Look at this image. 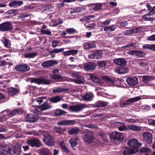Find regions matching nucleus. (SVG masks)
<instances>
[{
	"label": "nucleus",
	"mask_w": 155,
	"mask_h": 155,
	"mask_svg": "<svg viewBox=\"0 0 155 155\" xmlns=\"http://www.w3.org/2000/svg\"><path fill=\"white\" fill-rule=\"evenodd\" d=\"M113 62L115 64L120 66L116 70V71L118 74H123L128 72V69L125 67L127 62L124 59L120 58L114 59Z\"/></svg>",
	"instance_id": "nucleus-1"
},
{
	"label": "nucleus",
	"mask_w": 155,
	"mask_h": 155,
	"mask_svg": "<svg viewBox=\"0 0 155 155\" xmlns=\"http://www.w3.org/2000/svg\"><path fill=\"white\" fill-rule=\"evenodd\" d=\"M41 134L44 136L43 141L44 143L48 146H51L54 145L55 141L53 137L47 131L43 130Z\"/></svg>",
	"instance_id": "nucleus-2"
},
{
	"label": "nucleus",
	"mask_w": 155,
	"mask_h": 155,
	"mask_svg": "<svg viewBox=\"0 0 155 155\" xmlns=\"http://www.w3.org/2000/svg\"><path fill=\"white\" fill-rule=\"evenodd\" d=\"M13 27L12 22L6 21L0 24V31L5 32L10 31L13 30Z\"/></svg>",
	"instance_id": "nucleus-3"
},
{
	"label": "nucleus",
	"mask_w": 155,
	"mask_h": 155,
	"mask_svg": "<svg viewBox=\"0 0 155 155\" xmlns=\"http://www.w3.org/2000/svg\"><path fill=\"white\" fill-rule=\"evenodd\" d=\"M26 142L29 145L32 147L39 148L42 145L41 141L37 138L29 139L27 140Z\"/></svg>",
	"instance_id": "nucleus-4"
},
{
	"label": "nucleus",
	"mask_w": 155,
	"mask_h": 155,
	"mask_svg": "<svg viewBox=\"0 0 155 155\" xmlns=\"http://www.w3.org/2000/svg\"><path fill=\"white\" fill-rule=\"evenodd\" d=\"M72 77H74L76 79L74 80V82L77 84H83L84 81V78L82 76L79 74V72H75L71 74Z\"/></svg>",
	"instance_id": "nucleus-5"
},
{
	"label": "nucleus",
	"mask_w": 155,
	"mask_h": 155,
	"mask_svg": "<svg viewBox=\"0 0 155 155\" xmlns=\"http://www.w3.org/2000/svg\"><path fill=\"white\" fill-rule=\"evenodd\" d=\"M86 107V105L84 104H78L76 105L70 106L69 109L71 111L78 112L81 110Z\"/></svg>",
	"instance_id": "nucleus-6"
},
{
	"label": "nucleus",
	"mask_w": 155,
	"mask_h": 155,
	"mask_svg": "<svg viewBox=\"0 0 155 155\" xmlns=\"http://www.w3.org/2000/svg\"><path fill=\"white\" fill-rule=\"evenodd\" d=\"M15 69L17 71L24 72L29 71L30 68L27 64H24L17 65Z\"/></svg>",
	"instance_id": "nucleus-7"
},
{
	"label": "nucleus",
	"mask_w": 155,
	"mask_h": 155,
	"mask_svg": "<svg viewBox=\"0 0 155 155\" xmlns=\"http://www.w3.org/2000/svg\"><path fill=\"white\" fill-rule=\"evenodd\" d=\"M103 52L101 51L97 50L93 51L88 56V57L89 59H97L101 58L103 55Z\"/></svg>",
	"instance_id": "nucleus-8"
},
{
	"label": "nucleus",
	"mask_w": 155,
	"mask_h": 155,
	"mask_svg": "<svg viewBox=\"0 0 155 155\" xmlns=\"http://www.w3.org/2000/svg\"><path fill=\"white\" fill-rule=\"evenodd\" d=\"M96 65L95 63L88 62L84 64V68L86 71H91L94 70L96 68Z\"/></svg>",
	"instance_id": "nucleus-9"
},
{
	"label": "nucleus",
	"mask_w": 155,
	"mask_h": 155,
	"mask_svg": "<svg viewBox=\"0 0 155 155\" xmlns=\"http://www.w3.org/2000/svg\"><path fill=\"white\" fill-rule=\"evenodd\" d=\"M127 144L128 146L134 148V150L137 149V151L138 150V148L142 145V143H139L138 140L135 139L130 140L127 142Z\"/></svg>",
	"instance_id": "nucleus-10"
},
{
	"label": "nucleus",
	"mask_w": 155,
	"mask_h": 155,
	"mask_svg": "<svg viewBox=\"0 0 155 155\" xmlns=\"http://www.w3.org/2000/svg\"><path fill=\"white\" fill-rule=\"evenodd\" d=\"M110 137L111 139L114 140H117L119 141L124 138L123 134L117 131H114L110 134Z\"/></svg>",
	"instance_id": "nucleus-11"
},
{
	"label": "nucleus",
	"mask_w": 155,
	"mask_h": 155,
	"mask_svg": "<svg viewBox=\"0 0 155 155\" xmlns=\"http://www.w3.org/2000/svg\"><path fill=\"white\" fill-rule=\"evenodd\" d=\"M144 140L147 143L151 144L153 142V137L151 133L149 132H145L143 134Z\"/></svg>",
	"instance_id": "nucleus-12"
},
{
	"label": "nucleus",
	"mask_w": 155,
	"mask_h": 155,
	"mask_svg": "<svg viewBox=\"0 0 155 155\" xmlns=\"http://www.w3.org/2000/svg\"><path fill=\"white\" fill-rule=\"evenodd\" d=\"M129 55L136 56L137 57H142L145 55V53L140 51L137 50H131L127 52Z\"/></svg>",
	"instance_id": "nucleus-13"
},
{
	"label": "nucleus",
	"mask_w": 155,
	"mask_h": 155,
	"mask_svg": "<svg viewBox=\"0 0 155 155\" xmlns=\"http://www.w3.org/2000/svg\"><path fill=\"white\" fill-rule=\"evenodd\" d=\"M126 82L128 85L132 86L137 84L138 79L136 77H129L126 79Z\"/></svg>",
	"instance_id": "nucleus-14"
},
{
	"label": "nucleus",
	"mask_w": 155,
	"mask_h": 155,
	"mask_svg": "<svg viewBox=\"0 0 155 155\" xmlns=\"http://www.w3.org/2000/svg\"><path fill=\"white\" fill-rule=\"evenodd\" d=\"M20 89L18 88H15L13 87H8L7 89V92L12 96L17 95L20 92Z\"/></svg>",
	"instance_id": "nucleus-15"
},
{
	"label": "nucleus",
	"mask_w": 155,
	"mask_h": 155,
	"mask_svg": "<svg viewBox=\"0 0 155 155\" xmlns=\"http://www.w3.org/2000/svg\"><path fill=\"white\" fill-rule=\"evenodd\" d=\"M141 98V97L140 96L130 98L124 102L123 103V106L125 107L127 105H131L132 103L137 101L140 100Z\"/></svg>",
	"instance_id": "nucleus-16"
},
{
	"label": "nucleus",
	"mask_w": 155,
	"mask_h": 155,
	"mask_svg": "<svg viewBox=\"0 0 155 155\" xmlns=\"http://www.w3.org/2000/svg\"><path fill=\"white\" fill-rule=\"evenodd\" d=\"M96 47L95 44L92 41H88L83 44V48L85 50H88Z\"/></svg>",
	"instance_id": "nucleus-17"
},
{
	"label": "nucleus",
	"mask_w": 155,
	"mask_h": 155,
	"mask_svg": "<svg viewBox=\"0 0 155 155\" xmlns=\"http://www.w3.org/2000/svg\"><path fill=\"white\" fill-rule=\"evenodd\" d=\"M94 137L92 133H87L84 135L83 139L84 142L89 143L93 142Z\"/></svg>",
	"instance_id": "nucleus-18"
},
{
	"label": "nucleus",
	"mask_w": 155,
	"mask_h": 155,
	"mask_svg": "<svg viewBox=\"0 0 155 155\" xmlns=\"http://www.w3.org/2000/svg\"><path fill=\"white\" fill-rule=\"evenodd\" d=\"M38 120V117L35 115L28 114L26 117V121L32 123L36 122Z\"/></svg>",
	"instance_id": "nucleus-19"
},
{
	"label": "nucleus",
	"mask_w": 155,
	"mask_h": 155,
	"mask_svg": "<svg viewBox=\"0 0 155 155\" xmlns=\"http://www.w3.org/2000/svg\"><path fill=\"white\" fill-rule=\"evenodd\" d=\"M58 62L54 60H49L43 62L41 66L44 67H52L57 64Z\"/></svg>",
	"instance_id": "nucleus-20"
},
{
	"label": "nucleus",
	"mask_w": 155,
	"mask_h": 155,
	"mask_svg": "<svg viewBox=\"0 0 155 155\" xmlns=\"http://www.w3.org/2000/svg\"><path fill=\"white\" fill-rule=\"evenodd\" d=\"M23 4V2L21 1L14 0L10 2L8 5L10 7L17 8L21 6Z\"/></svg>",
	"instance_id": "nucleus-21"
},
{
	"label": "nucleus",
	"mask_w": 155,
	"mask_h": 155,
	"mask_svg": "<svg viewBox=\"0 0 155 155\" xmlns=\"http://www.w3.org/2000/svg\"><path fill=\"white\" fill-rule=\"evenodd\" d=\"M137 152V149L134 150L132 148L126 147L124 151L123 154L124 155H130L135 153Z\"/></svg>",
	"instance_id": "nucleus-22"
},
{
	"label": "nucleus",
	"mask_w": 155,
	"mask_h": 155,
	"mask_svg": "<svg viewBox=\"0 0 155 155\" xmlns=\"http://www.w3.org/2000/svg\"><path fill=\"white\" fill-rule=\"evenodd\" d=\"M39 155H51V153L50 150L47 148H42L38 150Z\"/></svg>",
	"instance_id": "nucleus-23"
},
{
	"label": "nucleus",
	"mask_w": 155,
	"mask_h": 155,
	"mask_svg": "<svg viewBox=\"0 0 155 155\" xmlns=\"http://www.w3.org/2000/svg\"><path fill=\"white\" fill-rule=\"evenodd\" d=\"M75 121L73 120H62L59 121L57 123V124L59 125H67L70 124H73L75 123Z\"/></svg>",
	"instance_id": "nucleus-24"
},
{
	"label": "nucleus",
	"mask_w": 155,
	"mask_h": 155,
	"mask_svg": "<svg viewBox=\"0 0 155 155\" xmlns=\"http://www.w3.org/2000/svg\"><path fill=\"white\" fill-rule=\"evenodd\" d=\"M141 77L142 81L146 84H148L150 81L154 79V77L153 76L144 75L142 76Z\"/></svg>",
	"instance_id": "nucleus-25"
},
{
	"label": "nucleus",
	"mask_w": 155,
	"mask_h": 155,
	"mask_svg": "<svg viewBox=\"0 0 155 155\" xmlns=\"http://www.w3.org/2000/svg\"><path fill=\"white\" fill-rule=\"evenodd\" d=\"M67 113L66 111L60 109H56L52 111L51 114L53 116H57L64 115Z\"/></svg>",
	"instance_id": "nucleus-26"
},
{
	"label": "nucleus",
	"mask_w": 155,
	"mask_h": 155,
	"mask_svg": "<svg viewBox=\"0 0 155 155\" xmlns=\"http://www.w3.org/2000/svg\"><path fill=\"white\" fill-rule=\"evenodd\" d=\"M90 6L93 10L97 11L101 9L102 8V5L101 3H95L91 4Z\"/></svg>",
	"instance_id": "nucleus-27"
},
{
	"label": "nucleus",
	"mask_w": 155,
	"mask_h": 155,
	"mask_svg": "<svg viewBox=\"0 0 155 155\" xmlns=\"http://www.w3.org/2000/svg\"><path fill=\"white\" fill-rule=\"evenodd\" d=\"M77 50H71L63 52V55L65 56L70 55H74L78 54Z\"/></svg>",
	"instance_id": "nucleus-28"
},
{
	"label": "nucleus",
	"mask_w": 155,
	"mask_h": 155,
	"mask_svg": "<svg viewBox=\"0 0 155 155\" xmlns=\"http://www.w3.org/2000/svg\"><path fill=\"white\" fill-rule=\"evenodd\" d=\"M107 102L99 101L95 103L94 106L96 107H104L107 106Z\"/></svg>",
	"instance_id": "nucleus-29"
},
{
	"label": "nucleus",
	"mask_w": 155,
	"mask_h": 155,
	"mask_svg": "<svg viewBox=\"0 0 155 155\" xmlns=\"http://www.w3.org/2000/svg\"><path fill=\"white\" fill-rule=\"evenodd\" d=\"M116 28V25H114L105 26L104 28V31L107 32L114 31Z\"/></svg>",
	"instance_id": "nucleus-30"
},
{
	"label": "nucleus",
	"mask_w": 155,
	"mask_h": 155,
	"mask_svg": "<svg viewBox=\"0 0 155 155\" xmlns=\"http://www.w3.org/2000/svg\"><path fill=\"white\" fill-rule=\"evenodd\" d=\"M80 129L77 127H74L68 130V134L70 135H77L80 131Z\"/></svg>",
	"instance_id": "nucleus-31"
},
{
	"label": "nucleus",
	"mask_w": 155,
	"mask_h": 155,
	"mask_svg": "<svg viewBox=\"0 0 155 155\" xmlns=\"http://www.w3.org/2000/svg\"><path fill=\"white\" fill-rule=\"evenodd\" d=\"M88 79L95 83H98L100 82V79L94 75H90Z\"/></svg>",
	"instance_id": "nucleus-32"
},
{
	"label": "nucleus",
	"mask_w": 155,
	"mask_h": 155,
	"mask_svg": "<svg viewBox=\"0 0 155 155\" xmlns=\"http://www.w3.org/2000/svg\"><path fill=\"white\" fill-rule=\"evenodd\" d=\"M61 98L59 96H56L49 98L48 101L50 103H56L60 101Z\"/></svg>",
	"instance_id": "nucleus-33"
},
{
	"label": "nucleus",
	"mask_w": 155,
	"mask_h": 155,
	"mask_svg": "<svg viewBox=\"0 0 155 155\" xmlns=\"http://www.w3.org/2000/svg\"><path fill=\"white\" fill-rule=\"evenodd\" d=\"M94 95L91 93H87L82 96V99L84 100L87 101L90 100L91 98H93Z\"/></svg>",
	"instance_id": "nucleus-34"
},
{
	"label": "nucleus",
	"mask_w": 155,
	"mask_h": 155,
	"mask_svg": "<svg viewBox=\"0 0 155 155\" xmlns=\"http://www.w3.org/2000/svg\"><path fill=\"white\" fill-rule=\"evenodd\" d=\"M128 130H129L133 131L140 130L141 128L139 126H136L135 125H128L127 126Z\"/></svg>",
	"instance_id": "nucleus-35"
},
{
	"label": "nucleus",
	"mask_w": 155,
	"mask_h": 155,
	"mask_svg": "<svg viewBox=\"0 0 155 155\" xmlns=\"http://www.w3.org/2000/svg\"><path fill=\"white\" fill-rule=\"evenodd\" d=\"M69 143L72 147H74L78 144L77 139L75 138H70L69 141Z\"/></svg>",
	"instance_id": "nucleus-36"
},
{
	"label": "nucleus",
	"mask_w": 155,
	"mask_h": 155,
	"mask_svg": "<svg viewBox=\"0 0 155 155\" xmlns=\"http://www.w3.org/2000/svg\"><path fill=\"white\" fill-rule=\"evenodd\" d=\"M41 78H32L30 79L29 81L31 83H34L38 85L41 84Z\"/></svg>",
	"instance_id": "nucleus-37"
},
{
	"label": "nucleus",
	"mask_w": 155,
	"mask_h": 155,
	"mask_svg": "<svg viewBox=\"0 0 155 155\" xmlns=\"http://www.w3.org/2000/svg\"><path fill=\"white\" fill-rule=\"evenodd\" d=\"M37 55L36 52L25 53L24 54V57L25 58H34Z\"/></svg>",
	"instance_id": "nucleus-38"
},
{
	"label": "nucleus",
	"mask_w": 155,
	"mask_h": 155,
	"mask_svg": "<svg viewBox=\"0 0 155 155\" xmlns=\"http://www.w3.org/2000/svg\"><path fill=\"white\" fill-rule=\"evenodd\" d=\"M54 131L59 134H63L64 132L66 130V129H62L61 127H56L54 130Z\"/></svg>",
	"instance_id": "nucleus-39"
},
{
	"label": "nucleus",
	"mask_w": 155,
	"mask_h": 155,
	"mask_svg": "<svg viewBox=\"0 0 155 155\" xmlns=\"http://www.w3.org/2000/svg\"><path fill=\"white\" fill-rule=\"evenodd\" d=\"M118 123L122 125V126H119L118 127V129L120 131H128V127H126V126L124 125V123L123 122H117Z\"/></svg>",
	"instance_id": "nucleus-40"
},
{
	"label": "nucleus",
	"mask_w": 155,
	"mask_h": 155,
	"mask_svg": "<svg viewBox=\"0 0 155 155\" xmlns=\"http://www.w3.org/2000/svg\"><path fill=\"white\" fill-rule=\"evenodd\" d=\"M150 152V149L147 147H143L140 149V152L141 154L146 153L145 155H147V153Z\"/></svg>",
	"instance_id": "nucleus-41"
},
{
	"label": "nucleus",
	"mask_w": 155,
	"mask_h": 155,
	"mask_svg": "<svg viewBox=\"0 0 155 155\" xmlns=\"http://www.w3.org/2000/svg\"><path fill=\"white\" fill-rule=\"evenodd\" d=\"M51 107V106L48 104V103L45 102L41 105V110H44L50 109Z\"/></svg>",
	"instance_id": "nucleus-42"
},
{
	"label": "nucleus",
	"mask_w": 155,
	"mask_h": 155,
	"mask_svg": "<svg viewBox=\"0 0 155 155\" xmlns=\"http://www.w3.org/2000/svg\"><path fill=\"white\" fill-rule=\"evenodd\" d=\"M66 91L64 88L58 87L53 90L52 91L53 93H61Z\"/></svg>",
	"instance_id": "nucleus-43"
},
{
	"label": "nucleus",
	"mask_w": 155,
	"mask_h": 155,
	"mask_svg": "<svg viewBox=\"0 0 155 155\" xmlns=\"http://www.w3.org/2000/svg\"><path fill=\"white\" fill-rule=\"evenodd\" d=\"M17 111L16 110V109H13L12 111L10 112L9 113L6 114V116L9 117H12L17 114Z\"/></svg>",
	"instance_id": "nucleus-44"
},
{
	"label": "nucleus",
	"mask_w": 155,
	"mask_h": 155,
	"mask_svg": "<svg viewBox=\"0 0 155 155\" xmlns=\"http://www.w3.org/2000/svg\"><path fill=\"white\" fill-rule=\"evenodd\" d=\"M81 10V8L78 7L75 8H74L72 9L70 11V14H71L74 13H78L80 12Z\"/></svg>",
	"instance_id": "nucleus-45"
},
{
	"label": "nucleus",
	"mask_w": 155,
	"mask_h": 155,
	"mask_svg": "<svg viewBox=\"0 0 155 155\" xmlns=\"http://www.w3.org/2000/svg\"><path fill=\"white\" fill-rule=\"evenodd\" d=\"M111 20H107L104 21H102L101 22V26L102 27H104L105 26L109 25L110 22Z\"/></svg>",
	"instance_id": "nucleus-46"
},
{
	"label": "nucleus",
	"mask_w": 155,
	"mask_h": 155,
	"mask_svg": "<svg viewBox=\"0 0 155 155\" xmlns=\"http://www.w3.org/2000/svg\"><path fill=\"white\" fill-rule=\"evenodd\" d=\"M64 48H61L59 49L55 48L53 50H52L50 52V53H58L61 52H62L64 51Z\"/></svg>",
	"instance_id": "nucleus-47"
},
{
	"label": "nucleus",
	"mask_w": 155,
	"mask_h": 155,
	"mask_svg": "<svg viewBox=\"0 0 155 155\" xmlns=\"http://www.w3.org/2000/svg\"><path fill=\"white\" fill-rule=\"evenodd\" d=\"M104 79L108 83L111 84H114L115 83L114 81L111 78H109L107 76L104 77Z\"/></svg>",
	"instance_id": "nucleus-48"
},
{
	"label": "nucleus",
	"mask_w": 155,
	"mask_h": 155,
	"mask_svg": "<svg viewBox=\"0 0 155 155\" xmlns=\"http://www.w3.org/2000/svg\"><path fill=\"white\" fill-rule=\"evenodd\" d=\"M51 81L49 80H46L44 78H41V84H44L46 85H49L50 84Z\"/></svg>",
	"instance_id": "nucleus-49"
},
{
	"label": "nucleus",
	"mask_w": 155,
	"mask_h": 155,
	"mask_svg": "<svg viewBox=\"0 0 155 155\" xmlns=\"http://www.w3.org/2000/svg\"><path fill=\"white\" fill-rule=\"evenodd\" d=\"M51 78L54 80H59L63 78V77L59 74H53L51 77Z\"/></svg>",
	"instance_id": "nucleus-50"
},
{
	"label": "nucleus",
	"mask_w": 155,
	"mask_h": 155,
	"mask_svg": "<svg viewBox=\"0 0 155 155\" xmlns=\"http://www.w3.org/2000/svg\"><path fill=\"white\" fill-rule=\"evenodd\" d=\"M43 34L50 35H51V32L48 30H44L41 29L40 31Z\"/></svg>",
	"instance_id": "nucleus-51"
},
{
	"label": "nucleus",
	"mask_w": 155,
	"mask_h": 155,
	"mask_svg": "<svg viewBox=\"0 0 155 155\" xmlns=\"http://www.w3.org/2000/svg\"><path fill=\"white\" fill-rule=\"evenodd\" d=\"M66 32L69 34H73L76 32V30L74 28H68L66 29Z\"/></svg>",
	"instance_id": "nucleus-52"
},
{
	"label": "nucleus",
	"mask_w": 155,
	"mask_h": 155,
	"mask_svg": "<svg viewBox=\"0 0 155 155\" xmlns=\"http://www.w3.org/2000/svg\"><path fill=\"white\" fill-rule=\"evenodd\" d=\"M97 64L99 66L101 67H104L107 64L106 61L103 60L98 61Z\"/></svg>",
	"instance_id": "nucleus-53"
},
{
	"label": "nucleus",
	"mask_w": 155,
	"mask_h": 155,
	"mask_svg": "<svg viewBox=\"0 0 155 155\" xmlns=\"http://www.w3.org/2000/svg\"><path fill=\"white\" fill-rule=\"evenodd\" d=\"M140 29H142L140 27V28H136L131 29L132 34L135 33H138L140 32L141 31V30H140Z\"/></svg>",
	"instance_id": "nucleus-54"
},
{
	"label": "nucleus",
	"mask_w": 155,
	"mask_h": 155,
	"mask_svg": "<svg viewBox=\"0 0 155 155\" xmlns=\"http://www.w3.org/2000/svg\"><path fill=\"white\" fill-rule=\"evenodd\" d=\"M13 152L17 154H20L21 152V148L20 147H15L13 150Z\"/></svg>",
	"instance_id": "nucleus-55"
},
{
	"label": "nucleus",
	"mask_w": 155,
	"mask_h": 155,
	"mask_svg": "<svg viewBox=\"0 0 155 155\" xmlns=\"http://www.w3.org/2000/svg\"><path fill=\"white\" fill-rule=\"evenodd\" d=\"M63 22V20L61 18H58L55 21V24H54L55 25V26L57 25L62 24Z\"/></svg>",
	"instance_id": "nucleus-56"
},
{
	"label": "nucleus",
	"mask_w": 155,
	"mask_h": 155,
	"mask_svg": "<svg viewBox=\"0 0 155 155\" xmlns=\"http://www.w3.org/2000/svg\"><path fill=\"white\" fill-rule=\"evenodd\" d=\"M85 26L88 28H94L95 26L94 23L90 24L89 23H87L85 24Z\"/></svg>",
	"instance_id": "nucleus-57"
},
{
	"label": "nucleus",
	"mask_w": 155,
	"mask_h": 155,
	"mask_svg": "<svg viewBox=\"0 0 155 155\" xmlns=\"http://www.w3.org/2000/svg\"><path fill=\"white\" fill-rule=\"evenodd\" d=\"M139 65L141 67H145L146 66H148V63L145 62H144L143 61H142L140 63H138Z\"/></svg>",
	"instance_id": "nucleus-58"
},
{
	"label": "nucleus",
	"mask_w": 155,
	"mask_h": 155,
	"mask_svg": "<svg viewBox=\"0 0 155 155\" xmlns=\"http://www.w3.org/2000/svg\"><path fill=\"white\" fill-rule=\"evenodd\" d=\"M84 127L90 128H95L96 127V125L93 124H90L88 125H84Z\"/></svg>",
	"instance_id": "nucleus-59"
},
{
	"label": "nucleus",
	"mask_w": 155,
	"mask_h": 155,
	"mask_svg": "<svg viewBox=\"0 0 155 155\" xmlns=\"http://www.w3.org/2000/svg\"><path fill=\"white\" fill-rule=\"evenodd\" d=\"M124 34L125 35L129 36L132 34L131 29L127 30L124 31Z\"/></svg>",
	"instance_id": "nucleus-60"
},
{
	"label": "nucleus",
	"mask_w": 155,
	"mask_h": 155,
	"mask_svg": "<svg viewBox=\"0 0 155 155\" xmlns=\"http://www.w3.org/2000/svg\"><path fill=\"white\" fill-rule=\"evenodd\" d=\"M62 152H65L66 153H68L70 151L69 149L66 146L63 147L61 149Z\"/></svg>",
	"instance_id": "nucleus-61"
},
{
	"label": "nucleus",
	"mask_w": 155,
	"mask_h": 155,
	"mask_svg": "<svg viewBox=\"0 0 155 155\" xmlns=\"http://www.w3.org/2000/svg\"><path fill=\"white\" fill-rule=\"evenodd\" d=\"M46 97H39L37 99V101L38 102H39V104H40L41 103H42L43 101V99H46Z\"/></svg>",
	"instance_id": "nucleus-62"
},
{
	"label": "nucleus",
	"mask_w": 155,
	"mask_h": 155,
	"mask_svg": "<svg viewBox=\"0 0 155 155\" xmlns=\"http://www.w3.org/2000/svg\"><path fill=\"white\" fill-rule=\"evenodd\" d=\"M17 110V114H21L24 112V110L21 108H15Z\"/></svg>",
	"instance_id": "nucleus-63"
},
{
	"label": "nucleus",
	"mask_w": 155,
	"mask_h": 155,
	"mask_svg": "<svg viewBox=\"0 0 155 155\" xmlns=\"http://www.w3.org/2000/svg\"><path fill=\"white\" fill-rule=\"evenodd\" d=\"M148 40L150 41H155V34L152 35L150 36L147 39Z\"/></svg>",
	"instance_id": "nucleus-64"
}]
</instances>
